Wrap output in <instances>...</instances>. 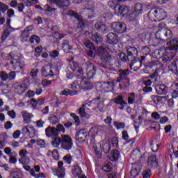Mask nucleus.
I'll return each mask as SVG.
<instances>
[{
  "label": "nucleus",
  "instance_id": "f257e3e1",
  "mask_svg": "<svg viewBox=\"0 0 178 178\" xmlns=\"http://www.w3.org/2000/svg\"><path fill=\"white\" fill-rule=\"evenodd\" d=\"M168 16V13L163 8L152 9L148 13V17L152 22H161Z\"/></svg>",
  "mask_w": 178,
  "mask_h": 178
},
{
  "label": "nucleus",
  "instance_id": "f03ea898",
  "mask_svg": "<svg viewBox=\"0 0 178 178\" xmlns=\"http://www.w3.org/2000/svg\"><path fill=\"white\" fill-rule=\"evenodd\" d=\"M95 152L97 156H101V153L103 152L104 154H108L111 151V144L109 142L104 140L100 143H97L94 146Z\"/></svg>",
  "mask_w": 178,
  "mask_h": 178
},
{
  "label": "nucleus",
  "instance_id": "7ed1b4c3",
  "mask_svg": "<svg viewBox=\"0 0 178 178\" xmlns=\"http://www.w3.org/2000/svg\"><path fill=\"white\" fill-rule=\"evenodd\" d=\"M59 131L65 133V127L63 125L58 124L57 125V129L54 127H49L45 129L46 136L47 137H52V136H59Z\"/></svg>",
  "mask_w": 178,
  "mask_h": 178
},
{
  "label": "nucleus",
  "instance_id": "20e7f679",
  "mask_svg": "<svg viewBox=\"0 0 178 178\" xmlns=\"http://www.w3.org/2000/svg\"><path fill=\"white\" fill-rule=\"evenodd\" d=\"M61 147L63 149L69 151L73 147V140L72 137L69 135H62L61 136Z\"/></svg>",
  "mask_w": 178,
  "mask_h": 178
},
{
  "label": "nucleus",
  "instance_id": "39448f33",
  "mask_svg": "<svg viewBox=\"0 0 178 178\" xmlns=\"http://www.w3.org/2000/svg\"><path fill=\"white\" fill-rule=\"evenodd\" d=\"M111 29L116 33L123 34L126 31V24L123 22H113L111 24Z\"/></svg>",
  "mask_w": 178,
  "mask_h": 178
},
{
  "label": "nucleus",
  "instance_id": "423d86ee",
  "mask_svg": "<svg viewBox=\"0 0 178 178\" xmlns=\"http://www.w3.org/2000/svg\"><path fill=\"white\" fill-rule=\"evenodd\" d=\"M86 65H87V68H86L87 76L88 79H92L97 73V67H95L94 64H92L91 62H89V61L86 63Z\"/></svg>",
  "mask_w": 178,
  "mask_h": 178
},
{
  "label": "nucleus",
  "instance_id": "0eeeda50",
  "mask_svg": "<svg viewBox=\"0 0 178 178\" xmlns=\"http://www.w3.org/2000/svg\"><path fill=\"white\" fill-rule=\"evenodd\" d=\"M50 5L55 3L60 9H65V8H68L70 5L69 0H47Z\"/></svg>",
  "mask_w": 178,
  "mask_h": 178
},
{
  "label": "nucleus",
  "instance_id": "6e6552de",
  "mask_svg": "<svg viewBox=\"0 0 178 178\" xmlns=\"http://www.w3.org/2000/svg\"><path fill=\"white\" fill-rule=\"evenodd\" d=\"M37 131L33 125L29 124L22 128V134H29L31 138H33L35 136Z\"/></svg>",
  "mask_w": 178,
  "mask_h": 178
},
{
  "label": "nucleus",
  "instance_id": "1a4fd4ad",
  "mask_svg": "<svg viewBox=\"0 0 178 178\" xmlns=\"http://www.w3.org/2000/svg\"><path fill=\"white\" fill-rule=\"evenodd\" d=\"M93 87L94 85H92V83H91L90 81L85 77L81 79L79 84V88H81V90H92Z\"/></svg>",
  "mask_w": 178,
  "mask_h": 178
},
{
  "label": "nucleus",
  "instance_id": "9d476101",
  "mask_svg": "<svg viewBox=\"0 0 178 178\" xmlns=\"http://www.w3.org/2000/svg\"><path fill=\"white\" fill-rule=\"evenodd\" d=\"M75 138L79 143H84L87 138V131L86 129H81L75 134Z\"/></svg>",
  "mask_w": 178,
  "mask_h": 178
},
{
  "label": "nucleus",
  "instance_id": "9b49d317",
  "mask_svg": "<svg viewBox=\"0 0 178 178\" xmlns=\"http://www.w3.org/2000/svg\"><path fill=\"white\" fill-rule=\"evenodd\" d=\"M7 58L8 60H10L12 65H17L19 60H20V56H19L16 52H11L8 54Z\"/></svg>",
  "mask_w": 178,
  "mask_h": 178
},
{
  "label": "nucleus",
  "instance_id": "f8f14e48",
  "mask_svg": "<svg viewBox=\"0 0 178 178\" xmlns=\"http://www.w3.org/2000/svg\"><path fill=\"white\" fill-rule=\"evenodd\" d=\"M168 47L165 48V51H177L178 49V40L173 39L172 40L167 42Z\"/></svg>",
  "mask_w": 178,
  "mask_h": 178
},
{
  "label": "nucleus",
  "instance_id": "ddd939ff",
  "mask_svg": "<svg viewBox=\"0 0 178 178\" xmlns=\"http://www.w3.org/2000/svg\"><path fill=\"white\" fill-rule=\"evenodd\" d=\"M41 72L43 77H48V76H49L50 77H54V76H55V74L52 71V69H51V67L48 65L42 67Z\"/></svg>",
  "mask_w": 178,
  "mask_h": 178
},
{
  "label": "nucleus",
  "instance_id": "4468645a",
  "mask_svg": "<svg viewBox=\"0 0 178 178\" xmlns=\"http://www.w3.org/2000/svg\"><path fill=\"white\" fill-rule=\"evenodd\" d=\"M147 166L150 168H156L158 166V160L156 159V155L151 154L147 158Z\"/></svg>",
  "mask_w": 178,
  "mask_h": 178
},
{
  "label": "nucleus",
  "instance_id": "2eb2a0df",
  "mask_svg": "<svg viewBox=\"0 0 178 178\" xmlns=\"http://www.w3.org/2000/svg\"><path fill=\"white\" fill-rule=\"evenodd\" d=\"M120 76L117 79V83H120L121 80H127V81H129V79H127V76H129L130 72L129 70H119Z\"/></svg>",
  "mask_w": 178,
  "mask_h": 178
},
{
  "label": "nucleus",
  "instance_id": "dca6fc26",
  "mask_svg": "<svg viewBox=\"0 0 178 178\" xmlns=\"http://www.w3.org/2000/svg\"><path fill=\"white\" fill-rule=\"evenodd\" d=\"M58 168L56 170V174L58 178L65 177V169L63 168V161H59L58 163Z\"/></svg>",
  "mask_w": 178,
  "mask_h": 178
},
{
  "label": "nucleus",
  "instance_id": "f3484780",
  "mask_svg": "<svg viewBox=\"0 0 178 178\" xmlns=\"http://www.w3.org/2000/svg\"><path fill=\"white\" fill-rule=\"evenodd\" d=\"M14 88L18 92V94H23L26 92V90L29 88V86L26 83L19 85L17 83L14 84Z\"/></svg>",
  "mask_w": 178,
  "mask_h": 178
},
{
  "label": "nucleus",
  "instance_id": "a211bd4d",
  "mask_svg": "<svg viewBox=\"0 0 178 178\" xmlns=\"http://www.w3.org/2000/svg\"><path fill=\"white\" fill-rule=\"evenodd\" d=\"M127 51V55L129 56V59H131V60H133L134 59V56L138 54L137 48L133 47H128Z\"/></svg>",
  "mask_w": 178,
  "mask_h": 178
},
{
  "label": "nucleus",
  "instance_id": "6ab92c4d",
  "mask_svg": "<svg viewBox=\"0 0 178 178\" xmlns=\"http://www.w3.org/2000/svg\"><path fill=\"white\" fill-rule=\"evenodd\" d=\"M156 35L159 34H164V37L167 38L168 40H170L172 37H173V34L172 33V31L169 29H159L156 33Z\"/></svg>",
  "mask_w": 178,
  "mask_h": 178
},
{
  "label": "nucleus",
  "instance_id": "aec40b11",
  "mask_svg": "<svg viewBox=\"0 0 178 178\" xmlns=\"http://www.w3.org/2000/svg\"><path fill=\"white\" fill-rule=\"evenodd\" d=\"M53 140L51 141V145L54 148H58L60 144L62 145V136L59 137L58 136H52Z\"/></svg>",
  "mask_w": 178,
  "mask_h": 178
},
{
  "label": "nucleus",
  "instance_id": "412c9836",
  "mask_svg": "<svg viewBox=\"0 0 178 178\" xmlns=\"http://www.w3.org/2000/svg\"><path fill=\"white\" fill-rule=\"evenodd\" d=\"M130 61H131V63L129 66L131 70H137V69H140L141 67V62H140V60H136V58H134Z\"/></svg>",
  "mask_w": 178,
  "mask_h": 178
},
{
  "label": "nucleus",
  "instance_id": "4be33fe9",
  "mask_svg": "<svg viewBox=\"0 0 178 178\" xmlns=\"http://www.w3.org/2000/svg\"><path fill=\"white\" fill-rule=\"evenodd\" d=\"M92 102L97 104L98 109L100 112H104V99H101V97H97L92 100Z\"/></svg>",
  "mask_w": 178,
  "mask_h": 178
},
{
  "label": "nucleus",
  "instance_id": "5701e85b",
  "mask_svg": "<svg viewBox=\"0 0 178 178\" xmlns=\"http://www.w3.org/2000/svg\"><path fill=\"white\" fill-rule=\"evenodd\" d=\"M22 118L24 119V122H25V123L29 124L31 122V118H33V114L26 111H23L22 112Z\"/></svg>",
  "mask_w": 178,
  "mask_h": 178
},
{
  "label": "nucleus",
  "instance_id": "b1692460",
  "mask_svg": "<svg viewBox=\"0 0 178 178\" xmlns=\"http://www.w3.org/2000/svg\"><path fill=\"white\" fill-rule=\"evenodd\" d=\"M133 169L131 171V177L132 178L137 177L138 176V173L141 171V167L137 164H134Z\"/></svg>",
  "mask_w": 178,
  "mask_h": 178
},
{
  "label": "nucleus",
  "instance_id": "393cba45",
  "mask_svg": "<svg viewBox=\"0 0 178 178\" xmlns=\"http://www.w3.org/2000/svg\"><path fill=\"white\" fill-rule=\"evenodd\" d=\"M156 90L159 95H163L168 92V88L165 85H158L156 87Z\"/></svg>",
  "mask_w": 178,
  "mask_h": 178
},
{
  "label": "nucleus",
  "instance_id": "a878e982",
  "mask_svg": "<svg viewBox=\"0 0 178 178\" xmlns=\"http://www.w3.org/2000/svg\"><path fill=\"white\" fill-rule=\"evenodd\" d=\"M102 88H103V91H106V92H108V91H109L108 90H112L113 88V82H104L102 84Z\"/></svg>",
  "mask_w": 178,
  "mask_h": 178
},
{
  "label": "nucleus",
  "instance_id": "bb28decb",
  "mask_svg": "<svg viewBox=\"0 0 178 178\" xmlns=\"http://www.w3.org/2000/svg\"><path fill=\"white\" fill-rule=\"evenodd\" d=\"M107 39L108 40V42L110 44H117L118 35H115L113 33H110L107 35Z\"/></svg>",
  "mask_w": 178,
  "mask_h": 178
},
{
  "label": "nucleus",
  "instance_id": "cd10ccee",
  "mask_svg": "<svg viewBox=\"0 0 178 178\" xmlns=\"http://www.w3.org/2000/svg\"><path fill=\"white\" fill-rule=\"evenodd\" d=\"M35 9H40V10H44V12H54V10H56V8H51L48 4L45 5L43 8L40 5L35 6Z\"/></svg>",
  "mask_w": 178,
  "mask_h": 178
},
{
  "label": "nucleus",
  "instance_id": "c85d7f7f",
  "mask_svg": "<svg viewBox=\"0 0 178 178\" xmlns=\"http://www.w3.org/2000/svg\"><path fill=\"white\" fill-rule=\"evenodd\" d=\"M95 26L97 30L98 31H100L101 33H106V31H108V28H106V25L102 23H97Z\"/></svg>",
  "mask_w": 178,
  "mask_h": 178
},
{
  "label": "nucleus",
  "instance_id": "c756f323",
  "mask_svg": "<svg viewBox=\"0 0 178 178\" xmlns=\"http://www.w3.org/2000/svg\"><path fill=\"white\" fill-rule=\"evenodd\" d=\"M83 173V170H81V168L79 165H75L74 167V169H72V175L74 176V177H78L81 176V174Z\"/></svg>",
  "mask_w": 178,
  "mask_h": 178
},
{
  "label": "nucleus",
  "instance_id": "7c9ffc66",
  "mask_svg": "<svg viewBox=\"0 0 178 178\" xmlns=\"http://www.w3.org/2000/svg\"><path fill=\"white\" fill-rule=\"evenodd\" d=\"M30 35V33H29V30L25 29L24 30L22 33H21V41L22 42H26V41H27V40H29V37Z\"/></svg>",
  "mask_w": 178,
  "mask_h": 178
},
{
  "label": "nucleus",
  "instance_id": "2f4dec72",
  "mask_svg": "<svg viewBox=\"0 0 178 178\" xmlns=\"http://www.w3.org/2000/svg\"><path fill=\"white\" fill-rule=\"evenodd\" d=\"M79 94V91H72L70 89H65L64 90H63L61 92H60V95H71V96H73V95H77Z\"/></svg>",
  "mask_w": 178,
  "mask_h": 178
},
{
  "label": "nucleus",
  "instance_id": "473e14b6",
  "mask_svg": "<svg viewBox=\"0 0 178 178\" xmlns=\"http://www.w3.org/2000/svg\"><path fill=\"white\" fill-rule=\"evenodd\" d=\"M134 13H136L137 15H140L141 12H143V4L140 3H137L135 4L133 8Z\"/></svg>",
  "mask_w": 178,
  "mask_h": 178
},
{
  "label": "nucleus",
  "instance_id": "72a5a7b5",
  "mask_svg": "<svg viewBox=\"0 0 178 178\" xmlns=\"http://www.w3.org/2000/svg\"><path fill=\"white\" fill-rule=\"evenodd\" d=\"M113 101L117 105H127V103L123 100V96L122 95L115 97Z\"/></svg>",
  "mask_w": 178,
  "mask_h": 178
},
{
  "label": "nucleus",
  "instance_id": "f704fd0d",
  "mask_svg": "<svg viewBox=\"0 0 178 178\" xmlns=\"http://www.w3.org/2000/svg\"><path fill=\"white\" fill-rule=\"evenodd\" d=\"M131 158L134 161H136V159H140L141 158V152L138 149H135L131 154Z\"/></svg>",
  "mask_w": 178,
  "mask_h": 178
},
{
  "label": "nucleus",
  "instance_id": "c9c22d12",
  "mask_svg": "<svg viewBox=\"0 0 178 178\" xmlns=\"http://www.w3.org/2000/svg\"><path fill=\"white\" fill-rule=\"evenodd\" d=\"M62 48L65 52L67 53L69 52V51H71L72 46L69 44L68 40H64V42H63Z\"/></svg>",
  "mask_w": 178,
  "mask_h": 178
},
{
  "label": "nucleus",
  "instance_id": "e433bc0d",
  "mask_svg": "<svg viewBox=\"0 0 178 178\" xmlns=\"http://www.w3.org/2000/svg\"><path fill=\"white\" fill-rule=\"evenodd\" d=\"M122 9H123V6L120 4L115 5V6L114 7L115 15H118V16H122Z\"/></svg>",
  "mask_w": 178,
  "mask_h": 178
},
{
  "label": "nucleus",
  "instance_id": "4c0bfd02",
  "mask_svg": "<svg viewBox=\"0 0 178 178\" xmlns=\"http://www.w3.org/2000/svg\"><path fill=\"white\" fill-rule=\"evenodd\" d=\"M97 55H99L102 58L106 55V51H105V48L100 47L97 48L95 51Z\"/></svg>",
  "mask_w": 178,
  "mask_h": 178
},
{
  "label": "nucleus",
  "instance_id": "58836bf2",
  "mask_svg": "<svg viewBox=\"0 0 178 178\" xmlns=\"http://www.w3.org/2000/svg\"><path fill=\"white\" fill-rule=\"evenodd\" d=\"M120 155V153L119 152V150L114 149L111 152V158L112 161L115 162V161H118L119 159V156Z\"/></svg>",
  "mask_w": 178,
  "mask_h": 178
},
{
  "label": "nucleus",
  "instance_id": "ea45409f",
  "mask_svg": "<svg viewBox=\"0 0 178 178\" xmlns=\"http://www.w3.org/2000/svg\"><path fill=\"white\" fill-rule=\"evenodd\" d=\"M10 34V32L9 31L8 29H5L3 31V32L2 33V35H1V42H5V41H6V38L8 37H9Z\"/></svg>",
  "mask_w": 178,
  "mask_h": 178
},
{
  "label": "nucleus",
  "instance_id": "a19ab883",
  "mask_svg": "<svg viewBox=\"0 0 178 178\" xmlns=\"http://www.w3.org/2000/svg\"><path fill=\"white\" fill-rule=\"evenodd\" d=\"M74 68L72 69L73 72H76L78 74H79V77H83V69L81 67H78L77 64H74Z\"/></svg>",
  "mask_w": 178,
  "mask_h": 178
},
{
  "label": "nucleus",
  "instance_id": "79ce46f5",
  "mask_svg": "<svg viewBox=\"0 0 178 178\" xmlns=\"http://www.w3.org/2000/svg\"><path fill=\"white\" fill-rule=\"evenodd\" d=\"M92 40L94 41V42H96V44H98L99 42H102L103 39L97 34H94L92 35Z\"/></svg>",
  "mask_w": 178,
  "mask_h": 178
},
{
  "label": "nucleus",
  "instance_id": "37998d69",
  "mask_svg": "<svg viewBox=\"0 0 178 178\" xmlns=\"http://www.w3.org/2000/svg\"><path fill=\"white\" fill-rule=\"evenodd\" d=\"M19 163H22V165H27V163H29L30 159L27 156H24L23 157H21L19 159Z\"/></svg>",
  "mask_w": 178,
  "mask_h": 178
},
{
  "label": "nucleus",
  "instance_id": "c03bdc74",
  "mask_svg": "<svg viewBox=\"0 0 178 178\" xmlns=\"http://www.w3.org/2000/svg\"><path fill=\"white\" fill-rule=\"evenodd\" d=\"M113 58H112V56L109 54H105V56L102 58V60H103V62L104 63H111V61L113 60Z\"/></svg>",
  "mask_w": 178,
  "mask_h": 178
},
{
  "label": "nucleus",
  "instance_id": "a18cd8bd",
  "mask_svg": "<svg viewBox=\"0 0 178 178\" xmlns=\"http://www.w3.org/2000/svg\"><path fill=\"white\" fill-rule=\"evenodd\" d=\"M113 124H114L115 127H116V129L118 130H120V129H124L125 127V126H126L124 122H119L118 121H115L113 122Z\"/></svg>",
  "mask_w": 178,
  "mask_h": 178
},
{
  "label": "nucleus",
  "instance_id": "49530a36",
  "mask_svg": "<svg viewBox=\"0 0 178 178\" xmlns=\"http://www.w3.org/2000/svg\"><path fill=\"white\" fill-rule=\"evenodd\" d=\"M29 41L31 44H33V42H36V44H40V37L33 35L30 38Z\"/></svg>",
  "mask_w": 178,
  "mask_h": 178
},
{
  "label": "nucleus",
  "instance_id": "de8ad7c7",
  "mask_svg": "<svg viewBox=\"0 0 178 178\" xmlns=\"http://www.w3.org/2000/svg\"><path fill=\"white\" fill-rule=\"evenodd\" d=\"M152 151L153 152H158V149H159V143H156L154 141L151 143Z\"/></svg>",
  "mask_w": 178,
  "mask_h": 178
},
{
  "label": "nucleus",
  "instance_id": "09e8293b",
  "mask_svg": "<svg viewBox=\"0 0 178 178\" xmlns=\"http://www.w3.org/2000/svg\"><path fill=\"white\" fill-rule=\"evenodd\" d=\"M129 12H130V8L123 5L122 11L121 13V16H126L127 17V15H129Z\"/></svg>",
  "mask_w": 178,
  "mask_h": 178
},
{
  "label": "nucleus",
  "instance_id": "8fccbe9b",
  "mask_svg": "<svg viewBox=\"0 0 178 178\" xmlns=\"http://www.w3.org/2000/svg\"><path fill=\"white\" fill-rule=\"evenodd\" d=\"M79 114L81 118H86V104H83L81 108H79Z\"/></svg>",
  "mask_w": 178,
  "mask_h": 178
},
{
  "label": "nucleus",
  "instance_id": "3c124183",
  "mask_svg": "<svg viewBox=\"0 0 178 178\" xmlns=\"http://www.w3.org/2000/svg\"><path fill=\"white\" fill-rule=\"evenodd\" d=\"M120 58L122 62H127V60L130 62L131 60V59L129 58V54L126 55L124 53L120 54Z\"/></svg>",
  "mask_w": 178,
  "mask_h": 178
},
{
  "label": "nucleus",
  "instance_id": "603ef678",
  "mask_svg": "<svg viewBox=\"0 0 178 178\" xmlns=\"http://www.w3.org/2000/svg\"><path fill=\"white\" fill-rule=\"evenodd\" d=\"M36 144H37V145L40 147V148H45V147H46L45 140H42V139L36 140Z\"/></svg>",
  "mask_w": 178,
  "mask_h": 178
},
{
  "label": "nucleus",
  "instance_id": "864d4df0",
  "mask_svg": "<svg viewBox=\"0 0 178 178\" xmlns=\"http://www.w3.org/2000/svg\"><path fill=\"white\" fill-rule=\"evenodd\" d=\"M126 19L129 22H134V20H136V15L131 13V12H129V15H127Z\"/></svg>",
  "mask_w": 178,
  "mask_h": 178
},
{
  "label": "nucleus",
  "instance_id": "5fc2aeb1",
  "mask_svg": "<svg viewBox=\"0 0 178 178\" xmlns=\"http://www.w3.org/2000/svg\"><path fill=\"white\" fill-rule=\"evenodd\" d=\"M84 45L86 48H89V49H94V44L88 40H85Z\"/></svg>",
  "mask_w": 178,
  "mask_h": 178
},
{
  "label": "nucleus",
  "instance_id": "6e6d98bb",
  "mask_svg": "<svg viewBox=\"0 0 178 178\" xmlns=\"http://www.w3.org/2000/svg\"><path fill=\"white\" fill-rule=\"evenodd\" d=\"M0 78L2 81H6V80H8V74L2 71L0 72Z\"/></svg>",
  "mask_w": 178,
  "mask_h": 178
},
{
  "label": "nucleus",
  "instance_id": "4d7b16f0",
  "mask_svg": "<svg viewBox=\"0 0 178 178\" xmlns=\"http://www.w3.org/2000/svg\"><path fill=\"white\" fill-rule=\"evenodd\" d=\"M161 70H156L151 75V79H155L161 76Z\"/></svg>",
  "mask_w": 178,
  "mask_h": 178
},
{
  "label": "nucleus",
  "instance_id": "13d9d810",
  "mask_svg": "<svg viewBox=\"0 0 178 178\" xmlns=\"http://www.w3.org/2000/svg\"><path fill=\"white\" fill-rule=\"evenodd\" d=\"M49 120L50 123H51V124H55L58 123V122H59V120L55 115L51 116L49 118Z\"/></svg>",
  "mask_w": 178,
  "mask_h": 178
},
{
  "label": "nucleus",
  "instance_id": "bf43d9fd",
  "mask_svg": "<svg viewBox=\"0 0 178 178\" xmlns=\"http://www.w3.org/2000/svg\"><path fill=\"white\" fill-rule=\"evenodd\" d=\"M67 15H68V16H73L74 17H76V19H77V20H79V22H80V17H79V15H77V13H76L73 10H70Z\"/></svg>",
  "mask_w": 178,
  "mask_h": 178
},
{
  "label": "nucleus",
  "instance_id": "052dcab7",
  "mask_svg": "<svg viewBox=\"0 0 178 178\" xmlns=\"http://www.w3.org/2000/svg\"><path fill=\"white\" fill-rule=\"evenodd\" d=\"M9 8V6L3 4V3H0V12H2V13H5L6 10Z\"/></svg>",
  "mask_w": 178,
  "mask_h": 178
},
{
  "label": "nucleus",
  "instance_id": "680f3d73",
  "mask_svg": "<svg viewBox=\"0 0 178 178\" xmlns=\"http://www.w3.org/2000/svg\"><path fill=\"white\" fill-rule=\"evenodd\" d=\"M176 88L172 92V98H177L178 97V83L175 84Z\"/></svg>",
  "mask_w": 178,
  "mask_h": 178
},
{
  "label": "nucleus",
  "instance_id": "e2e57ef3",
  "mask_svg": "<svg viewBox=\"0 0 178 178\" xmlns=\"http://www.w3.org/2000/svg\"><path fill=\"white\" fill-rule=\"evenodd\" d=\"M16 79V72L15 71H11L8 74V80L12 81V80H15Z\"/></svg>",
  "mask_w": 178,
  "mask_h": 178
},
{
  "label": "nucleus",
  "instance_id": "0e129e2a",
  "mask_svg": "<svg viewBox=\"0 0 178 178\" xmlns=\"http://www.w3.org/2000/svg\"><path fill=\"white\" fill-rule=\"evenodd\" d=\"M103 170H104V172H111V170H112V163H108V164L104 165L103 167Z\"/></svg>",
  "mask_w": 178,
  "mask_h": 178
},
{
  "label": "nucleus",
  "instance_id": "69168bd1",
  "mask_svg": "<svg viewBox=\"0 0 178 178\" xmlns=\"http://www.w3.org/2000/svg\"><path fill=\"white\" fill-rule=\"evenodd\" d=\"M131 96L128 98L129 104H133L136 99V95L134 93H131Z\"/></svg>",
  "mask_w": 178,
  "mask_h": 178
},
{
  "label": "nucleus",
  "instance_id": "338daca9",
  "mask_svg": "<svg viewBox=\"0 0 178 178\" xmlns=\"http://www.w3.org/2000/svg\"><path fill=\"white\" fill-rule=\"evenodd\" d=\"M143 178L151 177V170H145L143 172Z\"/></svg>",
  "mask_w": 178,
  "mask_h": 178
},
{
  "label": "nucleus",
  "instance_id": "774afa93",
  "mask_svg": "<svg viewBox=\"0 0 178 178\" xmlns=\"http://www.w3.org/2000/svg\"><path fill=\"white\" fill-rule=\"evenodd\" d=\"M4 152L6 155H8V156H11L13 155V153L12 152V149L10 147H6L4 149Z\"/></svg>",
  "mask_w": 178,
  "mask_h": 178
}]
</instances>
